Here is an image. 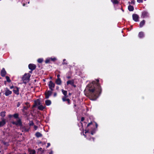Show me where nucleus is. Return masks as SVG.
<instances>
[{
  "instance_id": "obj_1",
  "label": "nucleus",
  "mask_w": 154,
  "mask_h": 154,
  "mask_svg": "<svg viewBox=\"0 0 154 154\" xmlns=\"http://www.w3.org/2000/svg\"><path fill=\"white\" fill-rule=\"evenodd\" d=\"M99 80L93 81L91 83L88 85L86 89L88 90V95L90 99L95 100L101 93L102 89L99 83Z\"/></svg>"
},
{
  "instance_id": "obj_2",
  "label": "nucleus",
  "mask_w": 154,
  "mask_h": 154,
  "mask_svg": "<svg viewBox=\"0 0 154 154\" xmlns=\"http://www.w3.org/2000/svg\"><path fill=\"white\" fill-rule=\"evenodd\" d=\"M30 76L31 75L29 73H25L22 77V80L23 81H25V82H28L29 81Z\"/></svg>"
},
{
  "instance_id": "obj_3",
  "label": "nucleus",
  "mask_w": 154,
  "mask_h": 154,
  "mask_svg": "<svg viewBox=\"0 0 154 154\" xmlns=\"http://www.w3.org/2000/svg\"><path fill=\"white\" fill-rule=\"evenodd\" d=\"M48 85L49 88L51 91H54L53 88L55 87V84L51 81H49Z\"/></svg>"
},
{
  "instance_id": "obj_4",
  "label": "nucleus",
  "mask_w": 154,
  "mask_h": 154,
  "mask_svg": "<svg viewBox=\"0 0 154 154\" xmlns=\"http://www.w3.org/2000/svg\"><path fill=\"white\" fill-rule=\"evenodd\" d=\"M149 13L146 11H144L142 12L141 17L143 18L147 17H149Z\"/></svg>"
},
{
  "instance_id": "obj_5",
  "label": "nucleus",
  "mask_w": 154,
  "mask_h": 154,
  "mask_svg": "<svg viewBox=\"0 0 154 154\" xmlns=\"http://www.w3.org/2000/svg\"><path fill=\"white\" fill-rule=\"evenodd\" d=\"M12 123L14 125H19L20 127L22 126V124L21 121V119H18V120L16 122H12Z\"/></svg>"
},
{
  "instance_id": "obj_6",
  "label": "nucleus",
  "mask_w": 154,
  "mask_h": 154,
  "mask_svg": "<svg viewBox=\"0 0 154 154\" xmlns=\"http://www.w3.org/2000/svg\"><path fill=\"white\" fill-rule=\"evenodd\" d=\"M1 121H0V127L4 126L6 123V120L4 118H1Z\"/></svg>"
},
{
  "instance_id": "obj_7",
  "label": "nucleus",
  "mask_w": 154,
  "mask_h": 154,
  "mask_svg": "<svg viewBox=\"0 0 154 154\" xmlns=\"http://www.w3.org/2000/svg\"><path fill=\"white\" fill-rule=\"evenodd\" d=\"M52 93V91L51 90L47 91L45 93V98H48L51 95Z\"/></svg>"
},
{
  "instance_id": "obj_8",
  "label": "nucleus",
  "mask_w": 154,
  "mask_h": 154,
  "mask_svg": "<svg viewBox=\"0 0 154 154\" xmlns=\"http://www.w3.org/2000/svg\"><path fill=\"white\" fill-rule=\"evenodd\" d=\"M20 129L22 132H27L29 131V128H26L25 126H23L22 125L20 127Z\"/></svg>"
},
{
  "instance_id": "obj_9",
  "label": "nucleus",
  "mask_w": 154,
  "mask_h": 154,
  "mask_svg": "<svg viewBox=\"0 0 154 154\" xmlns=\"http://www.w3.org/2000/svg\"><path fill=\"white\" fill-rule=\"evenodd\" d=\"M132 18L133 20L135 22L139 21V17L138 15L136 14H133L132 15Z\"/></svg>"
},
{
  "instance_id": "obj_10",
  "label": "nucleus",
  "mask_w": 154,
  "mask_h": 154,
  "mask_svg": "<svg viewBox=\"0 0 154 154\" xmlns=\"http://www.w3.org/2000/svg\"><path fill=\"white\" fill-rule=\"evenodd\" d=\"M29 69L32 70H33L35 69L36 66L35 65L33 64H30L28 65Z\"/></svg>"
},
{
  "instance_id": "obj_11",
  "label": "nucleus",
  "mask_w": 154,
  "mask_h": 154,
  "mask_svg": "<svg viewBox=\"0 0 154 154\" xmlns=\"http://www.w3.org/2000/svg\"><path fill=\"white\" fill-rule=\"evenodd\" d=\"M68 97L63 96L62 98V100L63 102L67 101V102L68 104H70V99L69 98H66Z\"/></svg>"
},
{
  "instance_id": "obj_12",
  "label": "nucleus",
  "mask_w": 154,
  "mask_h": 154,
  "mask_svg": "<svg viewBox=\"0 0 154 154\" xmlns=\"http://www.w3.org/2000/svg\"><path fill=\"white\" fill-rule=\"evenodd\" d=\"M13 91L14 93L17 95L19 94V88L18 87L15 86L13 90Z\"/></svg>"
},
{
  "instance_id": "obj_13",
  "label": "nucleus",
  "mask_w": 154,
  "mask_h": 154,
  "mask_svg": "<svg viewBox=\"0 0 154 154\" xmlns=\"http://www.w3.org/2000/svg\"><path fill=\"white\" fill-rule=\"evenodd\" d=\"M12 93V92L9 90L8 88H7L6 90L5 91V94L6 96H8L9 95L11 94Z\"/></svg>"
},
{
  "instance_id": "obj_14",
  "label": "nucleus",
  "mask_w": 154,
  "mask_h": 154,
  "mask_svg": "<svg viewBox=\"0 0 154 154\" xmlns=\"http://www.w3.org/2000/svg\"><path fill=\"white\" fill-rule=\"evenodd\" d=\"M6 73L5 69L3 68L1 70V75L2 77H4Z\"/></svg>"
},
{
  "instance_id": "obj_15",
  "label": "nucleus",
  "mask_w": 154,
  "mask_h": 154,
  "mask_svg": "<svg viewBox=\"0 0 154 154\" xmlns=\"http://www.w3.org/2000/svg\"><path fill=\"white\" fill-rule=\"evenodd\" d=\"M74 80L73 79L68 80L66 82L67 85H73V84H74Z\"/></svg>"
},
{
  "instance_id": "obj_16",
  "label": "nucleus",
  "mask_w": 154,
  "mask_h": 154,
  "mask_svg": "<svg viewBox=\"0 0 154 154\" xmlns=\"http://www.w3.org/2000/svg\"><path fill=\"white\" fill-rule=\"evenodd\" d=\"M35 136L38 137H41L42 136V135L39 132H37L35 134Z\"/></svg>"
},
{
  "instance_id": "obj_17",
  "label": "nucleus",
  "mask_w": 154,
  "mask_h": 154,
  "mask_svg": "<svg viewBox=\"0 0 154 154\" xmlns=\"http://www.w3.org/2000/svg\"><path fill=\"white\" fill-rule=\"evenodd\" d=\"M138 36L140 38L143 37H144V34L143 32H139L138 34Z\"/></svg>"
},
{
  "instance_id": "obj_18",
  "label": "nucleus",
  "mask_w": 154,
  "mask_h": 154,
  "mask_svg": "<svg viewBox=\"0 0 154 154\" xmlns=\"http://www.w3.org/2000/svg\"><path fill=\"white\" fill-rule=\"evenodd\" d=\"M56 83L58 85H60L61 84V81L60 79H57L56 81Z\"/></svg>"
},
{
  "instance_id": "obj_19",
  "label": "nucleus",
  "mask_w": 154,
  "mask_h": 154,
  "mask_svg": "<svg viewBox=\"0 0 154 154\" xmlns=\"http://www.w3.org/2000/svg\"><path fill=\"white\" fill-rule=\"evenodd\" d=\"M128 9L129 11H133L134 10V8L133 6L129 5L128 7Z\"/></svg>"
},
{
  "instance_id": "obj_20",
  "label": "nucleus",
  "mask_w": 154,
  "mask_h": 154,
  "mask_svg": "<svg viewBox=\"0 0 154 154\" xmlns=\"http://www.w3.org/2000/svg\"><path fill=\"white\" fill-rule=\"evenodd\" d=\"M62 92L64 95V96L68 97V96L67 95V91L62 89Z\"/></svg>"
},
{
  "instance_id": "obj_21",
  "label": "nucleus",
  "mask_w": 154,
  "mask_h": 154,
  "mask_svg": "<svg viewBox=\"0 0 154 154\" xmlns=\"http://www.w3.org/2000/svg\"><path fill=\"white\" fill-rule=\"evenodd\" d=\"M145 22V21L144 20H143L140 23V27H142L144 25Z\"/></svg>"
},
{
  "instance_id": "obj_22",
  "label": "nucleus",
  "mask_w": 154,
  "mask_h": 154,
  "mask_svg": "<svg viewBox=\"0 0 154 154\" xmlns=\"http://www.w3.org/2000/svg\"><path fill=\"white\" fill-rule=\"evenodd\" d=\"M45 103L46 105L49 106L51 104V102L49 100H47L45 101Z\"/></svg>"
},
{
  "instance_id": "obj_23",
  "label": "nucleus",
  "mask_w": 154,
  "mask_h": 154,
  "mask_svg": "<svg viewBox=\"0 0 154 154\" xmlns=\"http://www.w3.org/2000/svg\"><path fill=\"white\" fill-rule=\"evenodd\" d=\"M35 105L34 106H35L37 105H40V102L39 100H37L35 102Z\"/></svg>"
},
{
  "instance_id": "obj_24",
  "label": "nucleus",
  "mask_w": 154,
  "mask_h": 154,
  "mask_svg": "<svg viewBox=\"0 0 154 154\" xmlns=\"http://www.w3.org/2000/svg\"><path fill=\"white\" fill-rule=\"evenodd\" d=\"M6 112L5 111H2L0 113V116L2 117V118H4L5 116Z\"/></svg>"
},
{
  "instance_id": "obj_25",
  "label": "nucleus",
  "mask_w": 154,
  "mask_h": 154,
  "mask_svg": "<svg viewBox=\"0 0 154 154\" xmlns=\"http://www.w3.org/2000/svg\"><path fill=\"white\" fill-rule=\"evenodd\" d=\"M38 109L41 110H43L45 108V107L42 105H40L38 107Z\"/></svg>"
},
{
  "instance_id": "obj_26",
  "label": "nucleus",
  "mask_w": 154,
  "mask_h": 154,
  "mask_svg": "<svg viewBox=\"0 0 154 154\" xmlns=\"http://www.w3.org/2000/svg\"><path fill=\"white\" fill-rule=\"evenodd\" d=\"M111 2L114 5L118 4L119 3V2L117 0H111Z\"/></svg>"
},
{
  "instance_id": "obj_27",
  "label": "nucleus",
  "mask_w": 154,
  "mask_h": 154,
  "mask_svg": "<svg viewBox=\"0 0 154 154\" xmlns=\"http://www.w3.org/2000/svg\"><path fill=\"white\" fill-rule=\"evenodd\" d=\"M13 117H14L15 119H19V114L16 113L14 114L13 115Z\"/></svg>"
},
{
  "instance_id": "obj_28",
  "label": "nucleus",
  "mask_w": 154,
  "mask_h": 154,
  "mask_svg": "<svg viewBox=\"0 0 154 154\" xmlns=\"http://www.w3.org/2000/svg\"><path fill=\"white\" fill-rule=\"evenodd\" d=\"M43 59L42 58H39L37 60V61L39 63H41L43 61Z\"/></svg>"
},
{
  "instance_id": "obj_29",
  "label": "nucleus",
  "mask_w": 154,
  "mask_h": 154,
  "mask_svg": "<svg viewBox=\"0 0 154 154\" xmlns=\"http://www.w3.org/2000/svg\"><path fill=\"white\" fill-rule=\"evenodd\" d=\"M30 154H35L36 152L35 150H31L29 151Z\"/></svg>"
},
{
  "instance_id": "obj_30",
  "label": "nucleus",
  "mask_w": 154,
  "mask_h": 154,
  "mask_svg": "<svg viewBox=\"0 0 154 154\" xmlns=\"http://www.w3.org/2000/svg\"><path fill=\"white\" fill-rule=\"evenodd\" d=\"M6 79L7 81L9 83H10V82H11V80L10 79V78H9V77L8 76H6Z\"/></svg>"
},
{
  "instance_id": "obj_31",
  "label": "nucleus",
  "mask_w": 154,
  "mask_h": 154,
  "mask_svg": "<svg viewBox=\"0 0 154 154\" xmlns=\"http://www.w3.org/2000/svg\"><path fill=\"white\" fill-rule=\"evenodd\" d=\"M50 61H51V60H50V58H49V59H47L45 60V63H49Z\"/></svg>"
},
{
  "instance_id": "obj_32",
  "label": "nucleus",
  "mask_w": 154,
  "mask_h": 154,
  "mask_svg": "<svg viewBox=\"0 0 154 154\" xmlns=\"http://www.w3.org/2000/svg\"><path fill=\"white\" fill-rule=\"evenodd\" d=\"M28 109V107L27 106H24L23 107V111L24 112L26 110H27Z\"/></svg>"
},
{
  "instance_id": "obj_33",
  "label": "nucleus",
  "mask_w": 154,
  "mask_h": 154,
  "mask_svg": "<svg viewBox=\"0 0 154 154\" xmlns=\"http://www.w3.org/2000/svg\"><path fill=\"white\" fill-rule=\"evenodd\" d=\"M29 125L30 126H33L34 125V123L32 121L30 122L29 123Z\"/></svg>"
},
{
  "instance_id": "obj_34",
  "label": "nucleus",
  "mask_w": 154,
  "mask_h": 154,
  "mask_svg": "<svg viewBox=\"0 0 154 154\" xmlns=\"http://www.w3.org/2000/svg\"><path fill=\"white\" fill-rule=\"evenodd\" d=\"M51 61H54L56 60V59L55 58H50Z\"/></svg>"
},
{
  "instance_id": "obj_35",
  "label": "nucleus",
  "mask_w": 154,
  "mask_h": 154,
  "mask_svg": "<svg viewBox=\"0 0 154 154\" xmlns=\"http://www.w3.org/2000/svg\"><path fill=\"white\" fill-rule=\"evenodd\" d=\"M3 143L4 144V145H5L7 146H8L9 145V143L8 142H3Z\"/></svg>"
},
{
  "instance_id": "obj_36",
  "label": "nucleus",
  "mask_w": 154,
  "mask_h": 154,
  "mask_svg": "<svg viewBox=\"0 0 154 154\" xmlns=\"http://www.w3.org/2000/svg\"><path fill=\"white\" fill-rule=\"evenodd\" d=\"M65 60H66V59H64L63 60V62L62 63V64H63V65H64V64L66 65V64H67V63L65 62Z\"/></svg>"
},
{
  "instance_id": "obj_37",
  "label": "nucleus",
  "mask_w": 154,
  "mask_h": 154,
  "mask_svg": "<svg viewBox=\"0 0 154 154\" xmlns=\"http://www.w3.org/2000/svg\"><path fill=\"white\" fill-rule=\"evenodd\" d=\"M92 124V122H91L90 123H89L87 125V127H88L89 126H90V125Z\"/></svg>"
},
{
  "instance_id": "obj_38",
  "label": "nucleus",
  "mask_w": 154,
  "mask_h": 154,
  "mask_svg": "<svg viewBox=\"0 0 154 154\" xmlns=\"http://www.w3.org/2000/svg\"><path fill=\"white\" fill-rule=\"evenodd\" d=\"M137 2L139 3H142L143 2V0H137Z\"/></svg>"
},
{
  "instance_id": "obj_39",
  "label": "nucleus",
  "mask_w": 154,
  "mask_h": 154,
  "mask_svg": "<svg viewBox=\"0 0 154 154\" xmlns=\"http://www.w3.org/2000/svg\"><path fill=\"white\" fill-rule=\"evenodd\" d=\"M95 133V131L94 130H92L91 131V134L92 135H93Z\"/></svg>"
},
{
  "instance_id": "obj_40",
  "label": "nucleus",
  "mask_w": 154,
  "mask_h": 154,
  "mask_svg": "<svg viewBox=\"0 0 154 154\" xmlns=\"http://www.w3.org/2000/svg\"><path fill=\"white\" fill-rule=\"evenodd\" d=\"M85 120V118L84 117H82L81 119V122H83Z\"/></svg>"
},
{
  "instance_id": "obj_41",
  "label": "nucleus",
  "mask_w": 154,
  "mask_h": 154,
  "mask_svg": "<svg viewBox=\"0 0 154 154\" xmlns=\"http://www.w3.org/2000/svg\"><path fill=\"white\" fill-rule=\"evenodd\" d=\"M90 140H92L93 141H94V137H91L90 139Z\"/></svg>"
},
{
  "instance_id": "obj_42",
  "label": "nucleus",
  "mask_w": 154,
  "mask_h": 154,
  "mask_svg": "<svg viewBox=\"0 0 154 154\" xmlns=\"http://www.w3.org/2000/svg\"><path fill=\"white\" fill-rule=\"evenodd\" d=\"M13 117V115H11L10 114L8 115V117L9 118H11V117Z\"/></svg>"
},
{
  "instance_id": "obj_43",
  "label": "nucleus",
  "mask_w": 154,
  "mask_h": 154,
  "mask_svg": "<svg viewBox=\"0 0 154 154\" xmlns=\"http://www.w3.org/2000/svg\"><path fill=\"white\" fill-rule=\"evenodd\" d=\"M34 128L35 130H36L38 128L37 126L36 125H34Z\"/></svg>"
},
{
  "instance_id": "obj_44",
  "label": "nucleus",
  "mask_w": 154,
  "mask_h": 154,
  "mask_svg": "<svg viewBox=\"0 0 154 154\" xmlns=\"http://www.w3.org/2000/svg\"><path fill=\"white\" fill-rule=\"evenodd\" d=\"M20 102H18L17 103V107H19L20 106Z\"/></svg>"
},
{
  "instance_id": "obj_45",
  "label": "nucleus",
  "mask_w": 154,
  "mask_h": 154,
  "mask_svg": "<svg viewBox=\"0 0 154 154\" xmlns=\"http://www.w3.org/2000/svg\"><path fill=\"white\" fill-rule=\"evenodd\" d=\"M129 3L131 4H134V1H131V2H129Z\"/></svg>"
},
{
  "instance_id": "obj_46",
  "label": "nucleus",
  "mask_w": 154,
  "mask_h": 154,
  "mask_svg": "<svg viewBox=\"0 0 154 154\" xmlns=\"http://www.w3.org/2000/svg\"><path fill=\"white\" fill-rule=\"evenodd\" d=\"M50 143H47V147H49L50 146Z\"/></svg>"
},
{
  "instance_id": "obj_47",
  "label": "nucleus",
  "mask_w": 154,
  "mask_h": 154,
  "mask_svg": "<svg viewBox=\"0 0 154 154\" xmlns=\"http://www.w3.org/2000/svg\"><path fill=\"white\" fill-rule=\"evenodd\" d=\"M66 78L68 79H69L71 78V77L70 76H67Z\"/></svg>"
},
{
  "instance_id": "obj_48",
  "label": "nucleus",
  "mask_w": 154,
  "mask_h": 154,
  "mask_svg": "<svg viewBox=\"0 0 154 154\" xmlns=\"http://www.w3.org/2000/svg\"><path fill=\"white\" fill-rule=\"evenodd\" d=\"M72 86H73L74 88L76 87V86L75 85H74V84H73V85H72Z\"/></svg>"
},
{
  "instance_id": "obj_49",
  "label": "nucleus",
  "mask_w": 154,
  "mask_h": 154,
  "mask_svg": "<svg viewBox=\"0 0 154 154\" xmlns=\"http://www.w3.org/2000/svg\"><path fill=\"white\" fill-rule=\"evenodd\" d=\"M57 95V93H54V97H56Z\"/></svg>"
},
{
  "instance_id": "obj_50",
  "label": "nucleus",
  "mask_w": 154,
  "mask_h": 154,
  "mask_svg": "<svg viewBox=\"0 0 154 154\" xmlns=\"http://www.w3.org/2000/svg\"><path fill=\"white\" fill-rule=\"evenodd\" d=\"M60 75L59 74H58L57 75V79H59V78H60Z\"/></svg>"
},
{
  "instance_id": "obj_51",
  "label": "nucleus",
  "mask_w": 154,
  "mask_h": 154,
  "mask_svg": "<svg viewBox=\"0 0 154 154\" xmlns=\"http://www.w3.org/2000/svg\"><path fill=\"white\" fill-rule=\"evenodd\" d=\"M15 88V87L13 86H11L10 87V88L11 89H12V88H14H14Z\"/></svg>"
},
{
  "instance_id": "obj_52",
  "label": "nucleus",
  "mask_w": 154,
  "mask_h": 154,
  "mask_svg": "<svg viewBox=\"0 0 154 154\" xmlns=\"http://www.w3.org/2000/svg\"><path fill=\"white\" fill-rule=\"evenodd\" d=\"M49 154H53V152L52 151H51L49 153Z\"/></svg>"
},
{
  "instance_id": "obj_53",
  "label": "nucleus",
  "mask_w": 154,
  "mask_h": 154,
  "mask_svg": "<svg viewBox=\"0 0 154 154\" xmlns=\"http://www.w3.org/2000/svg\"><path fill=\"white\" fill-rule=\"evenodd\" d=\"M95 125H96V128H97V126H98V125L97 124V123H95Z\"/></svg>"
},
{
  "instance_id": "obj_54",
  "label": "nucleus",
  "mask_w": 154,
  "mask_h": 154,
  "mask_svg": "<svg viewBox=\"0 0 154 154\" xmlns=\"http://www.w3.org/2000/svg\"><path fill=\"white\" fill-rule=\"evenodd\" d=\"M33 70H31L30 71H29V72L30 73H32Z\"/></svg>"
},
{
  "instance_id": "obj_55",
  "label": "nucleus",
  "mask_w": 154,
  "mask_h": 154,
  "mask_svg": "<svg viewBox=\"0 0 154 154\" xmlns=\"http://www.w3.org/2000/svg\"><path fill=\"white\" fill-rule=\"evenodd\" d=\"M25 4L24 3V4H23V6H25Z\"/></svg>"
},
{
  "instance_id": "obj_56",
  "label": "nucleus",
  "mask_w": 154,
  "mask_h": 154,
  "mask_svg": "<svg viewBox=\"0 0 154 154\" xmlns=\"http://www.w3.org/2000/svg\"><path fill=\"white\" fill-rule=\"evenodd\" d=\"M81 124H82V126H83V124H82V122H81Z\"/></svg>"
},
{
  "instance_id": "obj_57",
  "label": "nucleus",
  "mask_w": 154,
  "mask_h": 154,
  "mask_svg": "<svg viewBox=\"0 0 154 154\" xmlns=\"http://www.w3.org/2000/svg\"><path fill=\"white\" fill-rule=\"evenodd\" d=\"M58 88H59L58 87H57V89H58Z\"/></svg>"
},
{
  "instance_id": "obj_58",
  "label": "nucleus",
  "mask_w": 154,
  "mask_h": 154,
  "mask_svg": "<svg viewBox=\"0 0 154 154\" xmlns=\"http://www.w3.org/2000/svg\"><path fill=\"white\" fill-rule=\"evenodd\" d=\"M87 132H88V131H85V133H87Z\"/></svg>"
},
{
  "instance_id": "obj_59",
  "label": "nucleus",
  "mask_w": 154,
  "mask_h": 154,
  "mask_svg": "<svg viewBox=\"0 0 154 154\" xmlns=\"http://www.w3.org/2000/svg\"><path fill=\"white\" fill-rule=\"evenodd\" d=\"M74 106H76V105L75 104V105H74Z\"/></svg>"
},
{
  "instance_id": "obj_60",
  "label": "nucleus",
  "mask_w": 154,
  "mask_h": 154,
  "mask_svg": "<svg viewBox=\"0 0 154 154\" xmlns=\"http://www.w3.org/2000/svg\"><path fill=\"white\" fill-rule=\"evenodd\" d=\"M122 11H124V10H123L122 9Z\"/></svg>"
},
{
  "instance_id": "obj_61",
  "label": "nucleus",
  "mask_w": 154,
  "mask_h": 154,
  "mask_svg": "<svg viewBox=\"0 0 154 154\" xmlns=\"http://www.w3.org/2000/svg\"><path fill=\"white\" fill-rule=\"evenodd\" d=\"M84 123H85V122H84Z\"/></svg>"
},
{
  "instance_id": "obj_62",
  "label": "nucleus",
  "mask_w": 154,
  "mask_h": 154,
  "mask_svg": "<svg viewBox=\"0 0 154 154\" xmlns=\"http://www.w3.org/2000/svg\"><path fill=\"white\" fill-rule=\"evenodd\" d=\"M24 154H26V153H24Z\"/></svg>"
},
{
  "instance_id": "obj_63",
  "label": "nucleus",
  "mask_w": 154,
  "mask_h": 154,
  "mask_svg": "<svg viewBox=\"0 0 154 154\" xmlns=\"http://www.w3.org/2000/svg\"><path fill=\"white\" fill-rule=\"evenodd\" d=\"M29 154H30V153H29Z\"/></svg>"
}]
</instances>
